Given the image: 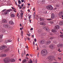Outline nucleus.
Instances as JSON below:
<instances>
[{
	"label": "nucleus",
	"instance_id": "obj_3",
	"mask_svg": "<svg viewBox=\"0 0 63 63\" xmlns=\"http://www.w3.org/2000/svg\"><path fill=\"white\" fill-rule=\"evenodd\" d=\"M46 8L48 9L52 10L53 8L51 5H49L47 6Z\"/></svg>",
	"mask_w": 63,
	"mask_h": 63
},
{
	"label": "nucleus",
	"instance_id": "obj_31",
	"mask_svg": "<svg viewBox=\"0 0 63 63\" xmlns=\"http://www.w3.org/2000/svg\"><path fill=\"white\" fill-rule=\"evenodd\" d=\"M53 37H49V40H51L53 39Z\"/></svg>",
	"mask_w": 63,
	"mask_h": 63
},
{
	"label": "nucleus",
	"instance_id": "obj_60",
	"mask_svg": "<svg viewBox=\"0 0 63 63\" xmlns=\"http://www.w3.org/2000/svg\"><path fill=\"white\" fill-rule=\"evenodd\" d=\"M60 49H59V50H58L59 51V52H60L61 51H60Z\"/></svg>",
	"mask_w": 63,
	"mask_h": 63
},
{
	"label": "nucleus",
	"instance_id": "obj_28",
	"mask_svg": "<svg viewBox=\"0 0 63 63\" xmlns=\"http://www.w3.org/2000/svg\"><path fill=\"white\" fill-rule=\"evenodd\" d=\"M3 36V34L0 35V38H1V39H2Z\"/></svg>",
	"mask_w": 63,
	"mask_h": 63
},
{
	"label": "nucleus",
	"instance_id": "obj_56",
	"mask_svg": "<svg viewBox=\"0 0 63 63\" xmlns=\"http://www.w3.org/2000/svg\"><path fill=\"white\" fill-rule=\"evenodd\" d=\"M29 20H30V23H31V20L30 19Z\"/></svg>",
	"mask_w": 63,
	"mask_h": 63
},
{
	"label": "nucleus",
	"instance_id": "obj_8",
	"mask_svg": "<svg viewBox=\"0 0 63 63\" xmlns=\"http://www.w3.org/2000/svg\"><path fill=\"white\" fill-rule=\"evenodd\" d=\"M46 43V41L45 40H41L39 41V43L41 44H43L45 43Z\"/></svg>",
	"mask_w": 63,
	"mask_h": 63
},
{
	"label": "nucleus",
	"instance_id": "obj_44",
	"mask_svg": "<svg viewBox=\"0 0 63 63\" xmlns=\"http://www.w3.org/2000/svg\"><path fill=\"white\" fill-rule=\"evenodd\" d=\"M31 18V16H29L28 18L29 19H30Z\"/></svg>",
	"mask_w": 63,
	"mask_h": 63
},
{
	"label": "nucleus",
	"instance_id": "obj_9",
	"mask_svg": "<svg viewBox=\"0 0 63 63\" xmlns=\"http://www.w3.org/2000/svg\"><path fill=\"white\" fill-rule=\"evenodd\" d=\"M6 48V46L4 45L0 47V50H2Z\"/></svg>",
	"mask_w": 63,
	"mask_h": 63
},
{
	"label": "nucleus",
	"instance_id": "obj_48",
	"mask_svg": "<svg viewBox=\"0 0 63 63\" xmlns=\"http://www.w3.org/2000/svg\"><path fill=\"white\" fill-rule=\"evenodd\" d=\"M37 60L36 59V60H35V62L36 63H37Z\"/></svg>",
	"mask_w": 63,
	"mask_h": 63
},
{
	"label": "nucleus",
	"instance_id": "obj_36",
	"mask_svg": "<svg viewBox=\"0 0 63 63\" xmlns=\"http://www.w3.org/2000/svg\"><path fill=\"white\" fill-rule=\"evenodd\" d=\"M53 43L55 44H56L57 43V42L56 41H54L53 42Z\"/></svg>",
	"mask_w": 63,
	"mask_h": 63
},
{
	"label": "nucleus",
	"instance_id": "obj_64",
	"mask_svg": "<svg viewBox=\"0 0 63 63\" xmlns=\"http://www.w3.org/2000/svg\"><path fill=\"white\" fill-rule=\"evenodd\" d=\"M33 11H35V8H33Z\"/></svg>",
	"mask_w": 63,
	"mask_h": 63
},
{
	"label": "nucleus",
	"instance_id": "obj_2",
	"mask_svg": "<svg viewBox=\"0 0 63 63\" xmlns=\"http://www.w3.org/2000/svg\"><path fill=\"white\" fill-rule=\"evenodd\" d=\"M41 54L43 56H45L47 54V50L46 49H44L42 50L41 52Z\"/></svg>",
	"mask_w": 63,
	"mask_h": 63
},
{
	"label": "nucleus",
	"instance_id": "obj_1",
	"mask_svg": "<svg viewBox=\"0 0 63 63\" xmlns=\"http://www.w3.org/2000/svg\"><path fill=\"white\" fill-rule=\"evenodd\" d=\"M15 60L14 59H10L9 58H7L5 59L4 60V61L5 63H8L9 62H15Z\"/></svg>",
	"mask_w": 63,
	"mask_h": 63
},
{
	"label": "nucleus",
	"instance_id": "obj_41",
	"mask_svg": "<svg viewBox=\"0 0 63 63\" xmlns=\"http://www.w3.org/2000/svg\"><path fill=\"white\" fill-rule=\"evenodd\" d=\"M6 11V9H5L2 11V12H4V11Z\"/></svg>",
	"mask_w": 63,
	"mask_h": 63
},
{
	"label": "nucleus",
	"instance_id": "obj_57",
	"mask_svg": "<svg viewBox=\"0 0 63 63\" xmlns=\"http://www.w3.org/2000/svg\"><path fill=\"white\" fill-rule=\"evenodd\" d=\"M23 4L22 5H21V6L22 7H23Z\"/></svg>",
	"mask_w": 63,
	"mask_h": 63
},
{
	"label": "nucleus",
	"instance_id": "obj_26",
	"mask_svg": "<svg viewBox=\"0 0 63 63\" xmlns=\"http://www.w3.org/2000/svg\"><path fill=\"white\" fill-rule=\"evenodd\" d=\"M35 13L34 12V14H33V16H34L33 17L35 18Z\"/></svg>",
	"mask_w": 63,
	"mask_h": 63
},
{
	"label": "nucleus",
	"instance_id": "obj_55",
	"mask_svg": "<svg viewBox=\"0 0 63 63\" xmlns=\"http://www.w3.org/2000/svg\"><path fill=\"white\" fill-rule=\"evenodd\" d=\"M31 30H33V28H32L31 29Z\"/></svg>",
	"mask_w": 63,
	"mask_h": 63
},
{
	"label": "nucleus",
	"instance_id": "obj_47",
	"mask_svg": "<svg viewBox=\"0 0 63 63\" xmlns=\"http://www.w3.org/2000/svg\"><path fill=\"white\" fill-rule=\"evenodd\" d=\"M9 50V49H6V51H8Z\"/></svg>",
	"mask_w": 63,
	"mask_h": 63
},
{
	"label": "nucleus",
	"instance_id": "obj_18",
	"mask_svg": "<svg viewBox=\"0 0 63 63\" xmlns=\"http://www.w3.org/2000/svg\"><path fill=\"white\" fill-rule=\"evenodd\" d=\"M2 22L3 23H6V20L5 19H3L2 20Z\"/></svg>",
	"mask_w": 63,
	"mask_h": 63
},
{
	"label": "nucleus",
	"instance_id": "obj_51",
	"mask_svg": "<svg viewBox=\"0 0 63 63\" xmlns=\"http://www.w3.org/2000/svg\"><path fill=\"white\" fill-rule=\"evenodd\" d=\"M30 38H27V39L28 40H30Z\"/></svg>",
	"mask_w": 63,
	"mask_h": 63
},
{
	"label": "nucleus",
	"instance_id": "obj_37",
	"mask_svg": "<svg viewBox=\"0 0 63 63\" xmlns=\"http://www.w3.org/2000/svg\"><path fill=\"white\" fill-rule=\"evenodd\" d=\"M11 8H12V9H13V10H16V9L14 8L13 7H11Z\"/></svg>",
	"mask_w": 63,
	"mask_h": 63
},
{
	"label": "nucleus",
	"instance_id": "obj_32",
	"mask_svg": "<svg viewBox=\"0 0 63 63\" xmlns=\"http://www.w3.org/2000/svg\"><path fill=\"white\" fill-rule=\"evenodd\" d=\"M18 3L19 4H20L22 3L21 2V1L19 0H18Z\"/></svg>",
	"mask_w": 63,
	"mask_h": 63
},
{
	"label": "nucleus",
	"instance_id": "obj_35",
	"mask_svg": "<svg viewBox=\"0 0 63 63\" xmlns=\"http://www.w3.org/2000/svg\"><path fill=\"white\" fill-rule=\"evenodd\" d=\"M37 31H38V32H41V30H38Z\"/></svg>",
	"mask_w": 63,
	"mask_h": 63
},
{
	"label": "nucleus",
	"instance_id": "obj_38",
	"mask_svg": "<svg viewBox=\"0 0 63 63\" xmlns=\"http://www.w3.org/2000/svg\"><path fill=\"white\" fill-rule=\"evenodd\" d=\"M52 20V19L51 18H48L47 19V20Z\"/></svg>",
	"mask_w": 63,
	"mask_h": 63
},
{
	"label": "nucleus",
	"instance_id": "obj_15",
	"mask_svg": "<svg viewBox=\"0 0 63 63\" xmlns=\"http://www.w3.org/2000/svg\"><path fill=\"white\" fill-rule=\"evenodd\" d=\"M12 41L11 40H6L5 42V43H8V42H11Z\"/></svg>",
	"mask_w": 63,
	"mask_h": 63
},
{
	"label": "nucleus",
	"instance_id": "obj_49",
	"mask_svg": "<svg viewBox=\"0 0 63 63\" xmlns=\"http://www.w3.org/2000/svg\"><path fill=\"white\" fill-rule=\"evenodd\" d=\"M21 1L22 2H24V0H21Z\"/></svg>",
	"mask_w": 63,
	"mask_h": 63
},
{
	"label": "nucleus",
	"instance_id": "obj_6",
	"mask_svg": "<svg viewBox=\"0 0 63 63\" xmlns=\"http://www.w3.org/2000/svg\"><path fill=\"white\" fill-rule=\"evenodd\" d=\"M3 27L5 28L9 29L10 28V26H9L8 24H4L3 25Z\"/></svg>",
	"mask_w": 63,
	"mask_h": 63
},
{
	"label": "nucleus",
	"instance_id": "obj_62",
	"mask_svg": "<svg viewBox=\"0 0 63 63\" xmlns=\"http://www.w3.org/2000/svg\"><path fill=\"white\" fill-rule=\"evenodd\" d=\"M20 30H22V28H20Z\"/></svg>",
	"mask_w": 63,
	"mask_h": 63
},
{
	"label": "nucleus",
	"instance_id": "obj_54",
	"mask_svg": "<svg viewBox=\"0 0 63 63\" xmlns=\"http://www.w3.org/2000/svg\"><path fill=\"white\" fill-rule=\"evenodd\" d=\"M33 45H35V42H33Z\"/></svg>",
	"mask_w": 63,
	"mask_h": 63
},
{
	"label": "nucleus",
	"instance_id": "obj_20",
	"mask_svg": "<svg viewBox=\"0 0 63 63\" xmlns=\"http://www.w3.org/2000/svg\"><path fill=\"white\" fill-rule=\"evenodd\" d=\"M55 15L53 14H52L51 15V18L54 19L55 17Z\"/></svg>",
	"mask_w": 63,
	"mask_h": 63
},
{
	"label": "nucleus",
	"instance_id": "obj_14",
	"mask_svg": "<svg viewBox=\"0 0 63 63\" xmlns=\"http://www.w3.org/2000/svg\"><path fill=\"white\" fill-rule=\"evenodd\" d=\"M59 28V25H57L55 26L54 29H58Z\"/></svg>",
	"mask_w": 63,
	"mask_h": 63
},
{
	"label": "nucleus",
	"instance_id": "obj_10",
	"mask_svg": "<svg viewBox=\"0 0 63 63\" xmlns=\"http://www.w3.org/2000/svg\"><path fill=\"white\" fill-rule=\"evenodd\" d=\"M43 29L47 31H49V29L48 28H47L46 27H44L43 28Z\"/></svg>",
	"mask_w": 63,
	"mask_h": 63
},
{
	"label": "nucleus",
	"instance_id": "obj_30",
	"mask_svg": "<svg viewBox=\"0 0 63 63\" xmlns=\"http://www.w3.org/2000/svg\"><path fill=\"white\" fill-rule=\"evenodd\" d=\"M49 22L51 24H53L54 23L52 21H50Z\"/></svg>",
	"mask_w": 63,
	"mask_h": 63
},
{
	"label": "nucleus",
	"instance_id": "obj_23",
	"mask_svg": "<svg viewBox=\"0 0 63 63\" xmlns=\"http://www.w3.org/2000/svg\"><path fill=\"white\" fill-rule=\"evenodd\" d=\"M15 17V15L13 14H11V17Z\"/></svg>",
	"mask_w": 63,
	"mask_h": 63
},
{
	"label": "nucleus",
	"instance_id": "obj_5",
	"mask_svg": "<svg viewBox=\"0 0 63 63\" xmlns=\"http://www.w3.org/2000/svg\"><path fill=\"white\" fill-rule=\"evenodd\" d=\"M55 58V57L54 56H50L48 57V58L49 60L50 61H52L53 60V59Z\"/></svg>",
	"mask_w": 63,
	"mask_h": 63
},
{
	"label": "nucleus",
	"instance_id": "obj_39",
	"mask_svg": "<svg viewBox=\"0 0 63 63\" xmlns=\"http://www.w3.org/2000/svg\"><path fill=\"white\" fill-rule=\"evenodd\" d=\"M53 32H52V33H51L50 34V35H54V34H53Z\"/></svg>",
	"mask_w": 63,
	"mask_h": 63
},
{
	"label": "nucleus",
	"instance_id": "obj_25",
	"mask_svg": "<svg viewBox=\"0 0 63 63\" xmlns=\"http://www.w3.org/2000/svg\"><path fill=\"white\" fill-rule=\"evenodd\" d=\"M21 18H22V17H23V13H21Z\"/></svg>",
	"mask_w": 63,
	"mask_h": 63
},
{
	"label": "nucleus",
	"instance_id": "obj_4",
	"mask_svg": "<svg viewBox=\"0 0 63 63\" xmlns=\"http://www.w3.org/2000/svg\"><path fill=\"white\" fill-rule=\"evenodd\" d=\"M59 16H60V18L63 17V11H62L61 12H60L58 14Z\"/></svg>",
	"mask_w": 63,
	"mask_h": 63
},
{
	"label": "nucleus",
	"instance_id": "obj_63",
	"mask_svg": "<svg viewBox=\"0 0 63 63\" xmlns=\"http://www.w3.org/2000/svg\"><path fill=\"white\" fill-rule=\"evenodd\" d=\"M26 56H29V55L28 54H27V55H26Z\"/></svg>",
	"mask_w": 63,
	"mask_h": 63
},
{
	"label": "nucleus",
	"instance_id": "obj_58",
	"mask_svg": "<svg viewBox=\"0 0 63 63\" xmlns=\"http://www.w3.org/2000/svg\"><path fill=\"white\" fill-rule=\"evenodd\" d=\"M18 7H20V5H19V4L18 5Z\"/></svg>",
	"mask_w": 63,
	"mask_h": 63
},
{
	"label": "nucleus",
	"instance_id": "obj_40",
	"mask_svg": "<svg viewBox=\"0 0 63 63\" xmlns=\"http://www.w3.org/2000/svg\"><path fill=\"white\" fill-rule=\"evenodd\" d=\"M37 57H39V53H38V54H37Z\"/></svg>",
	"mask_w": 63,
	"mask_h": 63
},
{
	"label": "nucleus",
	"instance_id": "obj_33",
	"mask_svg": "<svg viewBox=\"0 0 63 63\" xmlns=\"http://www.w3.org/2000/svg\"><path fill=\"white\" fill-rule=\"evenodd\" d=\"M40 20L41 21H42L43 20V19L42 18H40Z\"/></svg>",
	"mask_w": 63,
	"mask_h": 63
},
{
	"label": "nucleus",
	"instance_id": "obj_16",
	"mask_svg": "<svg viewBox=\"0 0 63 63\" xmlns=\"http://www.w3.org/2000/svg\"><path fill=\"white\" fill-rule=\"evenodd\" d=\"M6 56V55L5 54H0V57H5Z\"/></svg>",
	"mask_w": 63,
	"mask_h": 63
},
{
	"label": "nucleus",
	"instance_id": "obj_52",
	"mask_svg": "<svg viewBox=\"0 0 63 63\" xmlns=\"http://www.w3.org/2000/svg\"><path fill=\"white\" fill-rule=\"evenodd\" d=\"M28 12H30V11L29 9H28Z\"/></svg>",
	"mask_w": 63,
	"mask_h": 63
},
{
	"label": "nucleus",
	"instance_id": "obj_12",
	"mask_svg": "<svg viewBox=\"0 0 63 63\" xmlns=\"http://www.w3.org/2000/svg\"><path fill=\"white\" fill-rule=\"evenodd\" d=\"M51 43V41L49 40H48L46 42V44L47 45H49Z\"/></svg>",
	"mask_w": 63,
	"mask_h": 63
},
{
	"label": "nucleus",
	"instance_id": "obj_11",
	"mask_svg": "<svg viewBox=\"0 0 63 63\" xmlns=\"http://www.w3.org/2000/svg\"><path fill=\"white\" fill-rule=\"evenodd\" d=\"M49 47L51 49H53L54 48L53 45L52 44L50 45L49 46Z\"/></svg>",
	"mask_w": 63,
	"mask_h": 63
},
{
	"label": "nucleus",
	"instance_id": "obj_21",
	"mask_svg": "<svg viewBox=\"0 0 63 63\" xmlns=\"http://www.w3.org/2000/svg\"><path fill=\"white\" fill-rule=\"evenodd\" d=\"M40 25H46V24H45L44 23H43V22H41L40 23Z\"/></svg>",
	"mask_w": 63,
	"mask_h": 63
},
{
	"label": "nucleus",
	"instance_id": "obj_17",
	"mask_svg": "<svg viewBox=\"0 0 63 63\" xmlns=\"http://www.w3.org/2000/svg\"><path fill=\"white\" fill-rule=\"evenodd\" d=\"M9 23L11 25H13L14 23L12 20H11L9 22Z\"/></svg>",
	"mask_w": 63,
	"mask_h": 63
},
{
	"label": "nucleus",
	"instance_id": "obj_19",
	"mask_svg": "<svg viewBox=\"0 0 63 63\" xmlns=\"http://www.w3.org/2000/svg\"><path fill=\"white\" fill-rule=\"evenodd\" d=\"M59 24L60 25H63V21H62L60 22L59 23Z\"/></svg>",
	"mask_w": 63,
	"mask_h": 63
},
{
	"label": "nucleus",
	"instance_id": "obj_45",
	"mask_svg": "<svg viewBox=\"0 0 63 63\" xmlns=\"http://www.w3.org/2000/svg\"><path fill=\"white\" fill-rule=\"evenodd\" d=\"M34 40L35 42H36V39H34Z\"/></svg>",
	"mask_w": 63,
	"mask_h": 63
},
{
	"label": "nucleus",
	"instance_id": "obj_42",
	"mask_svg": "<svg viewBox=\"0 0 63 63\" xmlns=\"http://www.w3.org/2000/svg\"><path fill=\"white\" fill-rule=\"evenodd\" d=\"M27 35H28V36H29V37H30V36H31L29 34H27Z\"/></svg>",
	"mask_w": 63,
	"mask_h": 63
},
{
	"label": "nucleus",
	"instance_id": "obj_46",
	"mask_svg": "<svg viewBox=\"0 0 63 63\" xmlns=\"http://www.w3.org/2000/svg\"><path fill=\"white\" fill-rule=\"evenodd\" d=\"M58 59H59L60 60H61V58H59V57H58Z\"/></svg>",
	"mask_w": 63,
	"mask_h": 63
},
{
	"label": "nucleus",
	"instance_id": "obj_59",
	"mask_svg": "<svg viewBox=\"0 0 63 63\" xmlns=\"http://www.w3.org/2000/svg\"><path fill=\"white\" fill-rule=\"evenodd\" d=\"M26 48H27V49H28V46L26 47Z\"/></svg>",
	"mask_w": 63,
	"mask_h": 63
},
{
	"label": "nucleus",
	"instance_id": "obj_53",
	"mask_svg": "<svg viewBox=\"0 0 63 63\" xmlns=\"http://www.w3.org/2000/svg\"><path fill=\"white\" fill-rule=\"evenodd\" d=\"M22 8V7L21 6H20L19 8V9H21Z\"/></svg>",
	"mask_w": 63,
	"mask_h": 63
},
{
	"label": "nucleus",
	"instance_id": "obj_27",
	"mask_svg": "<svg viewBox=\"0 0 63 63\" xmlns=\"http://www.w3.org/2000/svg\"><path fill=\"white\" fill-rule=\"evenodd\" d=\"M26 59H24V60L22 61L23 62V63H24L25 62H26Z\"/></svg>",
	"mask_w": 63,
	"mask_h": 63
},
{
	"label": "nucleus",
	"instance_id": "obj_34",
	"mask_svg": "<svg viewBox=\"0 0 63 63\" xmlns=\"http://www.w3.org/2000/svg\"><path fill=\"white\" fill-rule=\"evenodd\" d=\"M60 37H61V38H63V34H62V35H60Z\"/></svg>",
	"mask_w": 63,
	"mask_h": 63
},
{
	"label": "nucleus",
	"instance_id": "obj_50",
	"mask_svg": "<svg viewBox=\"0 0 63 63\" xmlns=\"http://www.w3.org/2000/svg\"><path fill=\"white\" fill-rule=\"evenodd\" d=\"M19 38H18L17 40L18 42H19Z\"/></svg>",
	"mask_w": 63,
	"mask_h": 63
},
{
	"label": "nucleus",
	"instance_id": "obj_7",
	"mask_svg": "<svg viewBox=\"0 0 63 63\" xmlns=\"http://www.w3.org/2000/svg\"><path fill=\"white\" fill-rule=\"evenodd\" d=\"M11 11H12V9H8L4 13V14L5 15H7L8 14V12H10Z\"/></svg>",
	"mask_w": 63,
	"mask_h": 63
},
{
	"label": "nucleus",
	"instance_id": "obj_13",
	"mask_svg": "<svg viewBox=\"0 0 63 63\" xmlns=\"http://www.w3.org/2000/svg\"><path fill=\"white\" fill-rule=\"evenodd\" d=\"M57 46L58 47H63V44H58Z\"/></svg>",
	"mask_w": 63,
	"mask_h": 63
},
{
	"label": "nucleus",
	"instance_id": "obj_29",
	"mask_svg": "<svg viewBox=\"0 0 63 63\" xmlns=\"http://www.w3.org/2000/svg\"><path fill=\"white\" fill-rule=\"evenodd\" d=\"M52 31L53 32H56V31L55 30H52Z\"/></svg>",
	"mask_w": 63,
	"mask_h": 63
},
{
	"label": "nucleus",
	"instance_id": "obj_61",
	"mask_svg": "<svg viewBox=\"0 0 63 63\" xmlns=\"http://www.w3.org/2000/svg\"><path fill=\"white\" fill-rule=\"evenodd\" d=\"M57 9V8L56 7H54V9Z\"/></svg>",
	"mask_w": 63,
	"mask_h": 63
},
{
	"label": "nucleus",
	"instance_id": "obj_43",
	"mask_svg": "<svg viewBox=\"0 0 63 63\" xmlns=\"http://www.w3.org/2000/svg\"><path fill=\"white\" fill-rule=\"evenodd\" d=\"M56 7H59V5H57L56 6Z\"/></svg>",
	"mask_w": 63,
	"mask_h": 63
},
{
	"label": "nucleus",
	"instance_id": "obj_24",
	"mask_svg": "<svg viewBox=\"0 0 63 63\" xmlns=\"http://www.w3.org/2000/svg\"><path fill=\"white\" fill-rule=\"evenodd\" d=\"M29 63H32V59H30Z\"/></svg>",
	"mask_w": 63,
	"mask_h": 63
},
{
	"label": "nucleus",
	"instance_id": "obj_22",
	"mask_svg": "<svg viewBox=\"0 0 63 63\" xmlns=\"http://www.w3.org/2000/svg\"><path fill=\"white\" fill-rule=\"evenodd\" d=\"M21 36L22 37V38H23V31H21Z\"/></svg>",
	"mask_w": 63,
	"mask_h": 63
}]
</instances>
